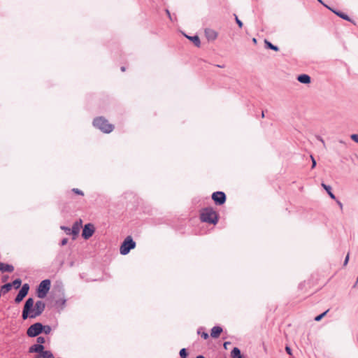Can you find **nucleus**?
Wrapping results in <instances>:
<instances>
[{"label":"nucleus","mask_w":358,"mask_h":358,"mask_svg":"<svg viewBox=\"0 0 358 358\" xmlns=\"http://www.w3.org/2000/svg\"><path fill=\"white\" fill-rule=\"evenodd\" d=\"M34 299L28 298L24 303L22 317L24 320L27 318H36L41 315L45 308V303L42 301H37L34 306Z\"/></svg>","instance_id":"1"},{"label":"nucleus","mask_w":358,"mask_h":358,"mask_svg":"<svg viewBox=\"0 0 358 358\" xmlns=\"http://www.w3.org/2000/svg\"><path fill=\"white\" fill-rule=\"evenodd\" d=\"M200 217L202 222L213 224H215L218 221L217 214L213 208L203 209Z\"/></svg>","instance_id":"2"},{"label":"nucleus","mask_w":358,"mask_h":358,"mask_svg":"<svg viewBox=\"0 0 358 358\" xmlns=\"http://www.w3.org/2000/svg\"><path fill=\"white\" fill-rule=\"evenodd\" d=\"M93 125L106 134L110 133L114 129V126L108 123V120L103 117H98L94 119Z\"/></svg>","instance_id":"3"},{"label":"nucleus","mask_w":358,"mask_h":358,"mask_svg":"<svg viewBox=\"0 0 358 358\" xmlns=\"http://www.w3.org/2000/svg\"><path fill=\"white\" fill-rule=\"evenodd\" d=\"M135 247L136 242L131 236H129L124 240L120 246V254L122 255H126L130 252L131 250L135 248Z\"/></svg>","instance_id":"4"},{"label":"nucleus","mask_w":358,"mask_h":358,"mask_svg":"<svg viewBox=\"0 0 358 358\" xmlns=\"http://www.w3.org/2000/svg\"><path fill=\"white\" fill-rule=\"evenodd\" d=\"M50 283L51 282L49 279H45L41 282L36 292L38 298L43 299L47 295L50 288Z\"/></svg>","instance_id":"5"},{"label":"nucleus","mask_w":358,"mask_h":358,"mask_svg":"<svg viewBox=\"0 0 358 358\" xmlns=\"http://www.w3.org/2000/svg\"><path fill=\"white\" fill-rule=\"evenodd\" d=\"M43 324L41 322H36L31 324L27 330V334L29 337L33 338L38 336L42 333Z\"/></svg>","instance_id":"6"},{"label":"nucleus","mask_w":358,"mask_h":358,"mask_svg":"<svg viewBox=\"0 0 358 358\" xmlns=\"http://www.w3.org/2000/svg\"><path fill=\"white\" fill-rule=\"evenodd\" d=\"M29 290V285L27 283H25L22 285L17 296L15 298V302L16 303H19L21 302L23 299L27 295Z\"/></svg>","instance_id":"7"},{"label":"nucleus","mask_w":358,"mask_h":358,"mask_svg":"<svg viewBox=\"0 0 358 358\" xmlns=\"http://www.w3.org/2000/svg\"><path fill=\"white\" fill-rule=\"evenodd\" d=\"M226 194L223 192L217 191L212 194V199L217 205H222L226 201Z\"/></svg>","instance_id":"8"},{"label":"nucleus","mask_w":358,"mask_h":358,"mask_svg":"<svg viewBox=\"0 0 358 358\" xmlns=\"http://www.w3.org/2000/svg\"><path fill=\"white\" fill-rule=\"evenodd\" d=\"M94 227L92 224H87L84 226L82 232V236L84 239L87 240L92 236L94 233Z\"/></svg>","instance_id":"9"},{"label":"nucleus","mask_w":358,"mask_h":358,"mask_svg":"<svg viewBox=\"0 0 358 358\" xmlns=\"http://www.w3.org/2000/svg\"><path fill=\"white\" fill-rule=\"evenodd\" d=\"M44 351V346L37 343L32 345L29 348V353H38V355H41Z\"/></svg>","instance_id":"10"},{"label":"nucleus","mask_w":358,"mask_h":358,"mask_svg":"<svg viewBox=\"0 0 358 358\" xmlns=\"http://www.w3.org/2000/svg\"><path fill=\"white\" fill-rule=\"evenodd\" d=\"M82 220H80L79 221H76L72 228L71 229V234H73L74 236H77L80 232V229L81 227Z\"/></svg>","instance_id":"11"},{"label":"nucleus","mask_w":358,"mask_h":358,"mask_svg":"<svg viewBox=\"0 0 358 358\" xmlns=\"http://www.w3.org/2000/svg\"><path fill=\"white\" fill-rule=\"evenodd\" d=\"M222 332V328L219 326H215L211 329L210 336L212 338H217L220 336Z\"/></svg>","instance_id":"12"},{"label":"nucleus","mask_w":358,"mask_h":358,"mask_svg":"<svg viewBox=\"0 0 358 358\" xmlns=\"http://www.w3.org/2000/svg\"><path fill=\"white\" fill-rule=\"evenodd\" d=\"M297 80L303 84H309L311 81V78L307 74H301L297 77Z\"/></svg>","instance_id":"13"},{"label":"nucleus","mask_w":358,"mask_h":358,"mask_svg":"<svg viewBox=\"0 0 358 358\" xmlns=\"http://www.w3.org/2000/svg\"><path fill=\"white\" fill-rule=\"evenodd\" d=\"M205 34L208 40H215L217 36V32L210 29H206Z\"/></svg>","instance_id":"14"},{"label":"nucleus","mask_w":358,"mask_h":358,"mask_svg":"<svg viewBox=\"0 0 358 358\" xmlns=\"http://www.w3.org/2000/svg\"><path fill=\"white\" fill-rule=\"evenodd\" d=\"M14 271V267L10 264H4L1 263L0 265V271L11 273Z\"/></svg>","instance_id":"15"},{"label":"nucleus","mask_w":358,"mask_h":358,"mask_svg":"<svg viewBox=\"0 0 358 358\" xmlns=\"http://www.w3.org/2000/svg\"><path fill=\"white\" fill-rule=\"evenodd\" d=\"M185 37H187L189 40H190L191 41L193 42V43L195 45V46L196 47H200V45H201V41H200V38L198 36L195 35V36H189L186 34H185Z\"/></svg>","instance_id":"16"},{"label":"nucleus","mask_w":358,"mask_h":358,"mask_svg":"<svg viewBox=\"0 0 358 358\" xmlns=\"http://www.w3.org/2000/svg\"><path fill=\"white\" fill-rule=\"evenodd\" d=\"M35 358H54V356L50 350H45L41 355H36Z\"/></svg>","instance_id":"17"},{"label":"nucleus","mask_w":358,"mask_h":358,"mask_svg":"<svg viewBox=\"0 0 358 358\" xmlns=\"http://www.w3.org/2000/svg\"><path fill=\"white\" fill-rule=\"evenodd\" d=\"M231 356L232 358H241L243 356L241 355V350L239 348L235 347L231 352Z\"/></svg>","instance_id":"18"},{"label":"nucleus","mask_w":358,"mask_h":358,"mask_svg":"<svg viewBox=\"0 0 358 358\" xmlns=\"http://www.w3.org/2000/svg\"><path fill=\"white\" fill-rule=\"evenodd\" d=\"M322 187L327 191V194H329V196L333 199H336V196L335 195L332 193L331 192V186L329 185H327L324 183H322Z\"/></svg>","instance_id":"19"},{"label":"nucleus","mask_w":358,"mask_h":358,"mask_svg":"<svg viewBox=\"0 0 358 358\" xmlns=\"http://www.w3.org/2000/svg\"><path fill=\"white\" fill-rule=\"evenodd\" d=\"M336 15L339 16L341 18L347 21H351L350 18L348 17V15H346L344 13H342L341 11H336L334 10H331Z\"/></svg>","instance_id":"20"},{"label":"nucleus","mask_w":358,"mask_h":358,"mask_svg":"<svg viewBox=\"0 0 358 358\" xmlns=\"http://www.w3.org/2000/svg\"><path fill=\"white\" fill-rule=\"evenodd\" d=\"M204 328L203 327H199L198 329H197V334H200L201 336L206 340L209 338V335L207 332H205L204 331Z\"/></svg>","instance_id":"21"},{"label":"nucleus","mask_w":358,"mask_h":358,"mask_svg":"<svg viewBox=\"0 0 358 358\" xmlns=\"http://www.w3.org/2000/svg\"><path fill=\"white\" fill-rule=\"evenodd\" d=\"M12 288V284L10 282L6 283L1 287V292L6 294L9 292Z\"/></svg>","instance_id":"22"},{"label":"nucleus","mask_w":358,"mask_h":358,"mask_svg":"<svg viewBox=\"0 0 358 358\" xmlns=\"http://www.w3.org/2000/svg\"><path fill=\"white\" fill-rule=\"evenodd\" d=\"M265 43V45L267 48L268 49H271V50H273L274 51H278L279 50V48L278 46L272 44L271 42H269L267 40H265L264 41Z\"/></svg>","instance_id":"23"},{"label":"nucleus","mask_w":358,"mask_h":358,"mask_svg":"<svg viewBox=\"0 0 358 358\" xmlns=\"http://www.w3.org/2000/svg\"><path fill=\"white\" fill-rule=\"evenodd\" d=\"M22 281L20 278H17L13 281L12 287H14L15 289H18L21 285Z\"/></svg>","instance_id":"24"},{"label":"nucleus","mask_w":358,"mask_h":358,"mask_svg":"<svg viewBox=\"0 0 358 358\" xmlns=\"http://www.w3.org/2000/svg\"><path fill=\"white\" fill-rule=\"evenodd\" d=\"M52 331V328L49 325H43V329L42 330V333L45 334H49Z\"/></svg>","instance_id":"25"},{"label":"nucleus","mask_w":358,"mask_h":358,"mask_svg":"<svg viewBox=\"0 0 358 358\" xmlns=\"http://www.w3.org/2000/svg\"><path fill=\"white\" fill-rule=\"evenodd\" d=\"M328 311H329V310H327L324 313H322L320 314L319 315L316 316L315 317V320L317 321V322L320 321L326 315V314L327 313Z\"/></svg>","instance_id":"26"},{"label":"nucleus","mask_w":358,"mask_h":358,"mask_svg":"<svg viewBox=\"0 0 358 358\" xmlns=\"http://www.w3.org/2000/svg\"><path fill=\"white\" fill-rule=\"evenodd\" d=\"M180 356L181 358H187L188 354L185 348H182L180 350Z\"/></svg>","instance_id":"27"},{"label":"nucleus","mask_w":358,"mask_h":358,"mask_svg":"<svg viewBox=\"0 0 358 358\" xmlns=\"http://www.w3.org/2000/svg\"><path fill=\"white\" fill-rule=\"evenodd\" d=\"M72 192L78 195H81V196L84 195L83 192L78 188L72 189Z\"/></svg>","instance_id":"28"},{"label":"nucleus","mask_w":358,"mask_h":358,"mask_svg":"<svg viewBox=\"0 0 358 358\" xmlns=\"http://www.w3.org/2000/svg\"><path fill=\"white\" fill-rule=\"evenodd\" d=\"M36 342H37V344L42 345L43 343H44L45 342V338H43L42 336H38L36 338Z\"/></svg>","instance_id":"29"},{"label":"nucleus","mask_w":358,"mask_h":358,"mask_svg":"<svg viewBox=\"0 0 358 358\" xmlns=\"http://www.w3.org/2000/svg\"><path fill=\"white\" fill-rule=\"evenodd\" d=\"M350 138L355 141V143H358V133L357 134H353L350 135Z\"/></svg>","instance_id":"30"},{"label":"nucleus","mask_w":358,"mask_h":358,"mask_svg":"<svg viewBox=\"0 0 358 358\" xmlns=\"http://www.w3.org/2000/svg\"><path fill=\"white\" fill-rule=\"evenodd\" d=\"M234 16H235L236 22L237 23V24L238 25V27L240 28H242L243 22L238 19V17H237V15L236 14H234Z\"/></svg>","instance_id":"31"},{"label":"nucleus","mask_w":358,"mask_h":358,"mask_svg":"<svg viewBox=\"0 0 358 358\" xmlns=\"http://www.w3.org/2000/svg\"><path fill=\"white\" fill-rule=\"evenodd\" d=\"M61 229L64 230L66 233V234H71V228L65 226H62Z\"/></svg>","instance_id":"32"},{"label":"nucleus","mask_w":358,"mask_h":358,"mask_svg":"<svg viewBox=\"0 0 358 358\" xmlns=\"http://www.w3.org/2000/svg\"><path fill=\"white\" fill-rule=\"evenodd\" d=\"M349 258H350V255H349V253H348V255H346L345 259L344 260L343 266H346L348 264Z\"/></svg>","instance_id":"33"},{"label":"nucleus","mask_w":358,"mask_h":358,"mask_svg":"<svg viewBox=\"0 0 358 358\" xmlns=\"http://www.w3.org/2000/svg\"><path fill=\"white\" fill-rule=\"evenodd\" d=\"M310 157H311V160H312V169H313L316 166V161L312 155L310 156Z\"/></svg>","instance_id":"34"},{"label":"nucleus","mask_w":358,"mask_h":358,"mask_svg":"<svg viewBox=\"0 0 358 358\" xmlns=\"http://www.w3.org/2000/svg\"><path fill=\"white\" fill-rule=\"evenodd\" d=\"M317 140H319V141L322 143V145H323V146H324V147H325V143H324V139H323L321 136H317Z\"/></svg>","instance_id":"35"},{"label":"nucleus","mask_w":358,"mask_h":358,"mask_svg":"<svg viewBox=\"0 0 358 358\" xmlns=\"http://www.w3.org/2000/svg\"><path fill=\"white\" fill-rule=\"evenodd\" d=\"M67 242H68V238H63L61 241V245H62V246L65 245L67 243Z\"/></svg>","instance_id":"36"},{"label":"nucleus","mask_w":358,"mask_h":358,"mask_svg":"<svg viewBox=\"0 0 358 358\" xmlns=\"http://www.w3.org/2000/svg\"><path fill=\"white\" fill-rule=\"evenodd\" d=\"M285 350H286V352H287L289 355H291V354H292V353H291V348H290L289 347L286 346V348H285Z\"/></svg>","instance_id":"37"},{"label":"nucleus","mask_w":358,"mask_h":358,"mask_svg":"<svg viewBox=\"0 0 358 358\" xmlns=\"http://www.w3.org/2000/svg\"><path fill=\"white\" fill-rule=\"evenodd\" d=\"M337 203L338 204V206H340L341 208H343V204L340 201H336Z\"/></svg>","instance_id":"38"},{"label":"nucleus","mask_w":358,"mask_h":358,"mask_svg":"<svg viewBox=\"0 0 358 358\" xmlns=\"http://www.w3.org/2000/svg\"><path fill=\"white\" fill-rule=\"evenodd\" d=\"M229 344H230V342H224V347L225 348H227V346H229Z\"/></svg>","instance_id":"39"},{"label":"nucleus","mask_w":358,"mask_h":358,"mask_svg":"<svg viewBox=\"0 0 358 358\" xmlns=\"http://www.w3.org/2000/svg\"><path fill=\"white\" fill-rule=\"evenodd\" d=\"M229 344H230V342H224V347L225 348H227V346H229Z\"/></svg>","instance_id":"40"},{"label":"nucleus","mask_w":358,"mask_h":358,"mask_svg":"<svg viewBox=\"0 0 358 358\" xmlns=\"http://www.w3.org/2000/svg\"><path fill=\"white\" fill-rule=\"evenodd\" d=\"M166 13H167V15H169V18H170L171 20H172V19H171V17L170 12H169V10H166Z\"/></svg>","instance_id":"41"},{"label":"nucleus","mask_w":358,"mask_h":358,"mask_svg":"<svg viewBox=\"0 0 358 358\" xmlns=\"http://www.w3.org/2000/svg\"><path fill=\"white\" fill-rule=\"evenodd\" d=\"M196 358H206V357L203 355H198Z\"/></svg>","instance_id":"42"},{"label":"nucleus","mask_w":358,"mask_h":358,"mask_svg":"<svg viewBox=\"0 0 358 358\" xmlns=\"http://www.w3.org/2000/svg\"><path fill=\"white\" fill-rule=\"evenodd\" d=\"M121 71H125V67L124 66H122L121 67Z\"/></svg>","instance_id":"43"},{"label":"nucleus","mask_w":358,"mask_h":358,"mask_svg":"<svg viewBox=\"0 0 358 358\" xmlns=\"http://www.w3.org/2000/svg\"><path fill=\"white\" fill-rule=\"evenodd\" d=\"M217 67H220V68H224V65H217Z\"/></svg>","instance_id":"44"},{"label":"nucleus","mask_w":358,"mask_h":358,"mask_svg":"<svg viewBox=\"0 0 358 358\" xmlns=\"http://www.w3.org/2000/svg\"><path fill=\"white\" fill-rule=\"evenodd\" d=\"M339 143H342V144H345V142H344L343 141H342V140H340V141H339Z\"/></svg>","instance_id":"45"},{"label":"nucleus","mask_w":358,"mask_h":358,"mask_svg":"<svg viewBox=\"0 0 358 358\" xmlns=\"http://www.w3.org/2000/svg\"><path fill=\"white\" fill-rule=\"evenodd\" d=\"M262 117H264V111H262Z\"/></svg>","instance_id":"46"},{"label":"nucleus","mask_w":358,"mask_h":358,"mask_svg":"<svg viewBox=\"0 0 358 358\" xmlns=\"http://www.w3.org/2000/svg\"><path fill=\"white\" fill-rule=\"evenodd\" d=\"M317 1H318L320 3H321L324 4V3H323V2L322 1V0H317Z\"/></svg>","instance_id":"47"},{"label":"nucleus","mask_w":358,"mask_h":358,"mask_svg":"<svg viewBox=\"0 0 358 358\" xmlns=\"http://www.w3.org/2000/svg\"><path fill=\"white\" fill-rule=\"evenodd\" d=\"M357 282H356L353 287H355L357 286Z\"/></svg>","instance_id":"48"},{"label":"nucleus","mask_w":358,"mask_h":358,"mask_svg":"<svg viewBox=\"0 0 358 358\" xmlns=\"http://www.w3.org/2000/svg\"><path fill=\"white\" fill-rule=\"evenodd\" d=\"M253 42H256V39L255 38H253Z\"/></svg>","instance_id":"49"},{"label":"nucleus","mask_w":358,"mask_h":358,"mask_svg":"<svg viewBox=\"0 0 358 358\" xmlns=\"http://www.w3.org/2000/svg\"><path fill=\"white\" fill-rule=\"evenodd\" d=\"M357 283H358V276H357Z\"/></svg>","instance_id":"50"},{"label":"nucleus","mask_w":358,"mask_h":358,"mask_svg":"<svg viewBox=\"0 0 358 358\" xmlns=\"http://www.w3.org/2000/svg\"><path fill=\"white\" fill-rule=\"evenodd\" d=\"M0 265H1V262H0Z\"/></svg>","instance_id":"51"},{"label":"nucleus","mask_w":358,"mask_h":358,"mask_svg":"<svg viewBox=\"0 0 358 358\" xmlns=\"http://www.w3.org/2000/svg\"><path fill=\"white\" fill-rule=\"evenodd\" d=\"M241 358H243V357H241Z\"/></svg>","instance_id":"52"}]
</instances>
